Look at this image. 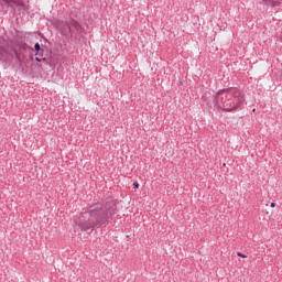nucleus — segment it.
Returning a JSON list of instances; mask_svg holds the SVG:
<instances>
[{
  "instance_id": "nucleus-2",
  "label": "nucleus",
  "mask_w": 282,
  "mask_h": 282,
  "mask_svg": "<svg viewBox=\"0 0 282 282\" xmlns=\"http://www.w3.org/2000/svg\"><path fill=\"white\" fill-rule=\"evenodd\" d=\"M216 102L224 111H238L246 105V95L239 88H224L217 93Z\"/></svg>"
},
{
  "instance_id": "nucleus-11",
  "label": "nucleus",
  "mask_w": 282,
  "mask_h": 282,
  "mask_svg": "<svg viewBox=\"0 0 282 282\" xmlns=\"http://www.w3.org/2000/svg\"><path fill=\"white\" fill-rule=\"evenodd\" d=\"M276 206L275 203H271V208H274Z\"/></svg>"
},
{
  "instance_id": "nucleus-1",
  "label": "nucleus",
  "mask_w": 282,
  "mask_h": 282,
  "mask_svg": "<svg viewBox=\"0 0 282 282\" xmlns=\"http://www.w3.org/2000/svg\"><path fill=\"white\" fill-rule=\"evenodd\" d=\"M116 215V202L108 200L106 203H94L88 206L74 218V230L77 235L91 230L96 226H105L109 221V217Z\"/></svg>"
},
{
  "instance_id": "nucleus-6",
  "label": "nucleus",
  "mask_w": 282,
  "mask_h": 282,
  "mask_svg": "<svg viewBox=\"0 0 282 282\" xmlns=\"http://www.w3.org/2000/svg\"><path fill=\"white\" fill-rule=\"evenodd\" d=\"M34 50H35V52H41L43 48H41V44L35 43Z\"/></svg>"
},
{
  "instance_id": "nucleus-4",
  "label": "nucleus",
  "mask_w": 282,
  "mask_h": 282,
  "mask_svg": "<svg viewBox=\"0 0 282 282\" xmlns=\"http://www.w3.org/2000/svg\"><path fill=\"white\" fill-rule=\"evenodd\" d=\"M6 3H8L9 6H11V8H14V6H19L20 8H22L23 10L25 9V4L23 2H19L17 0H4Z\"/></svg>"
},
{
  "instance_id": "nucleus-3",
  "label": "nucleus",
  "mask_w": 282,
  "mask_h": 282,
  "mask_svg": "<svg viewBox=\"0 0 282 282\" xmlns=\"http://www.w3.org/2000/svg\"><path fill=\"white\" fill-rule=\"evenodd\" d=\"M67 30H69V32H72V30H80V23L74 19H70L67 22Z\"/></svg>"
},
{
  "instance_id": "nucleus-5",
  "label": "nucleus",
  "mask_w": 282,
  "mask_h": 282,
  "mask_svg": "<svg viewBox=\"0 0 282 282\" xmlns=\"http://www.w3.org/2000/svg\"><path fill=\"white\" fill-rule=\"evenodd\" d=\"M262 2L265 6H269L270 8H274L276 6V1H273V0H262Z\"/></svg>"
},
{
  "instance_id": "nucleus-7",
  "label": "nucleus",
  "mask_w": 282,
  "mask_h": 282,
  "mask_svg": "<svg viewBox=\"0 0 282 282\" xmlns=\"http://www.w3.org/2000/svg\"><path fill=\"white\" fill-rule=\"evenodd\" d=\"M35 56H39L40 58H43V48L40 52H36Z\"/></svg>"
},
{
  "instance_id": "nucleus-9",
  "label": "nucleus",
  "mask_w": 282,
  "mask_h": 282,
  "mask_svg": "<svg viewBox=\"0 0 282 282\" xmlns=\"http://www.w3.org/2000/svg\"><path fill=\"white\" fill-rule=\"evenodd\" d=\"M35 61H37V63H41V61H45V58L44 57H35Z\"/></svg>"
},
{
  "instance_id": "nucleus-8",
  "label": "nucleus",
  "mask_w": 282,
  "mask_h": 282,
  "mask_svg": "<svg viewBox=\"0 0 282 282\" xmlns=\"http://www.w3.org/2000/svg\"><path fill=\"white\" fill-rule=\"evenodd\" d=\"M237 256H238V257H241L242 259H246V257H248V256H246V254H243V253H241V252H237Z\"/></svg>"
},
{
  "instance_id": "nucleus-10",
  "label": "nucleus",
  "mask_w": 282,
  "mask_h": 282,
  "mask_svg": "<svg viewBox=\"0 0 282 282\" xmlns=\"http://www.w3.org/2000/svg\"><path fill=\"white\" fill-rule=\"evenodd\" d=\"M140 187V184L138 182H134L133 183V188H139Z\"/></svg>"
}]
</instances>
